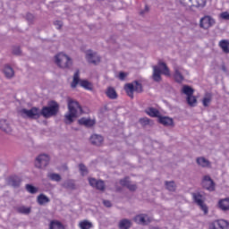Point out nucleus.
<instances>
[{
    "label": "nucleus",
    "mask_w": 229,
    "mask_h": 229,
    "mask_svg": "<svg viewBox=\"0 0 229 229\" xmlns=\"http://www.w3.org/2000/svg\"><path fill=\"white\" fill-rule=\"evenodd\" d=\"M13 55H21V48L16 47L13 50Z\"/></svg>",
    "instance_id": "09e8293b"
},
{
    "label": "nucleus",
    "mask_w": 229,
    "mask_h": 229,
    "mask_svg": "<svg viewBox=\"0 0 229 229\" xmlns=\"http://www.w3.org/2000/svg\"><path fill=\"white\" fill-rule=\"evenodd\" d=\"M89 140L93 146H101L103 144V136L98 135V134H93L89 138Z\"/></svg>",
    "instance_id": "6ab92c4d"
},
{
    "label": "nucleus",
    "mask_w": 229,
    "mask_h": 229,
    "mask_svg": "<svg viewBox=\"0 0 229 229\" xmlns=\"http://www.w3.org/2000/svg\"><path fill=\"white\" fill-rule=\"evenodd\" d=\"M25 189L30 194H37L38 192V189L31 184H26Z\"/></svg>",
    "instance_id": "c9c22d12"
},
{
    "label": "nucleus",
    "mask_w": 229,
    "mask_h": 229,
    "mask_svg": "<svg viewBox=\"0 0 229 229\" xmlns=\"http://www.w3.org/2000/svg\"><path fill=\"white\" fill-rule=\"evenodd\" d=\"M89 183L93 189H97V191H101L102 192L106 189L105 182L97 180L96 178H89Z\"/></svg>",
    "instance_id": "9d476101"
},
{
    "label": "nucleus",
    "mask_w": 229,
    "mask_h": 229,
    "mask_svg": "<svg viewBox=\"0 0 229 229\" xmlns=\"http://www.w3.org/2000/svg\"><path fill=\"white\" fill-rule=\"evenodd\" d=\"M124 90H125L127 96H129V98H131V99H133V92H135V86L133 85V83L125 84Z\"/></svg>",
    "instance_id": "5701e85b"
},
{
    "label": "nucleus",
    "mask_w": 229,
    "mask_h": 229,
    "mask_svg": "<svg viewBox=\"0 0 229 229\" xmlns=\"http://www.w3.org/2000/svg\"><path fill=\"white\" fill-rule=\"evenodd\" d=\"M165 187L167 191H170L172 192H174V191H176V184L174 183V182H165Z\"/></svg>",
    "instance_id": "e433bc0d"
},
{
    "label": "nucleus",
    "mask_w": 229,
    "mask_h": 229,
    "mask_svg": "<svg viewBox=\"0 0 229 229\" xmlns=\"http://www.w3.org/2000/svg\"><path fill=\"white\" fill-rule=\"evenodd\" d=\"M0 130L5 131V133H12V127H10L8 121L4 119L0 120Z\"/></svg>",
    "instance_id": "412c9836"
},
{
    "label": "nucleus",
    "mask_w": 229,
    "mask_h": 229,
    "mask_svg": "<svg viewBox=\"0 0 229 229\" xmlns=\"http://www.w3.org/2000/svg\"><path fill=\"white\" fill-rule=\"evenodd\" d=\"M135 223L138 225H148V223H151V218L148 217V215H138L134 217Z\"/></svg>",
    "instance_id": "2eb2a0df"
},
{
    "label": "nucleus",
    "mask_w": 229,
    "mask_h": 229,
    "mask_svg": "<svg viewBox=\"0 0 229 229\" xmlns=\"http://www.w3.org/2000/svg\"><path fill=\"white\" fill-rule=\"evenodd\" d=\"M17 212L19 214L28 215V214H30L31 208H27L26 206H21V207L17 208Z\"/></svg>",
    "instance_id": "f704fd0d"
},
{
    "label": "nucleus",
    "mask_w": 229,
    "mask_h": 229,
    "mask_svg": "<svg viewBox=\"0 0 229 229\" xmlns=\"http://www.w3.org/2000/svg\"><path fill=\"white\" fill-rule=\"evenodd\" d=\"M69 114H65V123L71 124L74 121V118L78 117V114H83V109L78 101L72 99L68 100Z\"/></svg>",
    "instance_id": "f257e3e1"
},
{
    "label": "nucleus",
    "mask_w": 229,
    "mask_h": 229,
    "mask_svg": "<svg viewBox=\"0 0 229 229\" xmlns=\"http://www.w3.org/2000/svg\"><path fill=\"white\" fill-rule=\"evenodd\" d=\"M21 182H22V180L16 175H13L8 179V183L9 185H12V187H19L21 185Z\"/></svg>",
    "instance_id": "393cba45"
},
{
    "label": "nucleus",
    "mask_w": 229,
    "mask_h": 229,
    "mask_svg": "<svg viewBox=\"0 0 229 229\" xmlns=\"http://www.w3.org/2000/svg\"><path fill=\"white\" fill-rule=\"evenodd\" d=\"M86 58L89 64H94L95 65H98V64L101 62V57H99L98 54L92 52V50H89L86 53Z\"/></svg>",
    "instance_id": "4468645a"
},
{
    "label": "nucleus",
    "mask_w": 229,
    "mask_h": 229,
    "mask_svg": "<svg viewBox=\"0 0 229 229\" xmlns=\"http://www.w3.org/2000/svg\"><path fill=\"white\" fill-rule=\"evenodd\" d=\"M55 64L58 67H61V69H67L72 65V60H71L67 55L60 53L55 55Z\"/></svg>",
    "instance_id": "39448f33"
},
{
    "label": "nucleus",
    "mask_w": 229,
    "mask_h": 229,
    "mask_svg": "<svg viewBox=\"0 0 229 229\" xmlns=\"http://www.w3.org/2000/svg\"><path fill=\"white\" fill-rule=\"evenodd\" d=\"M202 187L204 189H207V191H216V184L214 183V181L212 180V178H210V176L206 175L203 177L202 180Z\"/></svg>",
    "instance_id": "f8f14e48"
},
{
    "label": "nucleus",
    "mask_w": 229,
    "mask_h": 229,
    "mask_svg": "<svg viewBox=\"0 0 229 229\" xmlns=\"http://www.w3.org/2000/svg\"><path fill=\"white\" fill-rule=\"evenodd\" d=\"M78 83H80L81 87H82L86 90H93L94 89V86L90 82H89V81H80V70H77L73 75V81L71 84L72 89H76Z\"/></svg>",
    "instance_id": "20e7f679"
},
{
    "label": "nucleus",
    "mask_w": 229,
    "mask_h": 229,
    "mask_svg": "<svg viewBox=\"0 0 229 229\" xmlns=\"http://www.w3.org/2000/svg\"><path fill=\"white\" fill-rule=\"evenodd\" d=\"M21 114L23 117H29V119H38L40 117V109L32 107L31 109H21Z\"/></svg>",
    "instance_id": "423d86ee"
},
{
    "label": "nucleus",
    "mask_w": 229,
    "mask_h": 229,
    "mask_svg": "<svg viewBox=\"0 0 229 229\" xmlns=\"http://www.w3.org/2000/svg\"><path fill=\"white\" fill-rule=\"evenodd\" d=\"M79 124L81 126H86V128H92L94 124H96V120H92L90 118H81L78 121Z\"/></svg>",
    "instance_id": "f3484780"
},
{
    "label": "nucleus",
    "mask_w": 229,
    "mask_h": 229,
    "mask_svg": "<svg viewBox=\"0 0 229 229\" xmlns=\"http://www.w3.org/2000/svg\"><path fill=\"white\" fill-rule=\"evenodd\" d=\"M158 121L164 126H174V124L173 119L167 116H159Z\"/></svg>",
    "instance_id": "4be33fe9"
},
{
    "label": "nucleus",
    "mask_w": 229,
    "mask_h": 229,
    "mask_svg": "<svg viewBox=\"0 0 229 229\" xmlns=\"http://www.w3.org/2000/svg\"><path fill=\"white\" fill-rule=\"evenodd\" d=\"M187 103H188V105H190V106H194V105H196V103H198V99H196V98H195V100L192 98H191L189 100V97H187Z\"/></svg>",
    "instance_id": "c03bdc74"
},
{
    "label": "nucleus",
    "mask_w": 229,
    "mask_h": 229,
    "mask_svg": "<svg viewBox=\"0 0 229 229\" xmlns=\"http://www.w3.org/2000/svg\"><path fill=\"white\" fill-rule=\"evenodd\" d=\"M106 96H107L109 99H117L118 95L117 91H115V88L108 87L106 90Z\"/></svg>",
    "instance_id": "b1692460"
},
{
    "label": "nucleus",
    "mask_w": 229,
    "mask_h": 229,
    "mask_svg": "<svg viewBox=\"0 0 229 229\" xmlns=\"http://www.w3.org/2000/svg\"><path fill=\"white\" fill-rule=\"evenodd\" d=\"M126 76H128V73L121 72L118 75V78L121 80V81H124V80H126Z\"/></svg>",
    "instance_id": "37998d69"
},
{
    "label": "nucleus",
    "mask_w": 229,
    "mask_h": 229,
    "mask_svg": "<svg viewBox=\"0 0 229 229\" xmlns=\"http://www.w3.org/2000/svg\"><path fill=\"white\" fill-rule=\"evenodd\" d=\"M131 226V222L128 219H123L119 224L120 229H129Z\"/></svg>",
    "instance_id": "473e14b6"
},
{
    "label": "nucleus",
    "mask_w": 229,
    "mask_h": 229,
    "mask_svg": "<svg viewBox=\"0 0 229 229\" xmlns=\"http://www.w3.org/2000/svg\"><path fill=\"white\" fill-rule=\"evenodd\" d=\"M146 114L149 115V117H157L160 118V111L154 107H148L145 110Z\"/></svg>",
    "instance_id": "a878e982"
},
{
    "label": "nucleus",
    "mask_w": 229,
    "mask_h": 229,
    "mask_svg": "<svg viewBox=\"0 0 229 229\" xmlns=\"http://www.w3.org/2000/svg\"><path fill=\"white\" fill-rule=\"evenodd\" d=\"M49 229H65V225L58 220H52L49 224Z\"/></svg>",
    "instance_id": "bb28decb"
},
{
    "label": "nucleus",
    "mask_w": 229,
    "mask_h": 229,
    "mask_svg": "<svg viewBox=\"0 0 229 229\" xmlns=\"http://www.w3.org/2000/svg\"><path fill=\"white\" fill-rule=\"evenodd\" d=\"M55 26H56L57 30H62L63 23L60 21H55L54 22Z\"/></svg>",
    "instance_id": "49530a36"
},
{
    "label": "nucleus",
    "mask_w": 229,
    "mask_h": 229,
    "mask_svg": "<svg viewBox=\"0 0 229 229\" xmlns=\"http://www.w3.org/2000/svg\"><path fill=\"white\" fill-rule=\"evenodd\" d=\"M140 15H144V12H141V13H140Z\"/></svg>",
    "instance_id": "603ef678"
},
{
    "label": "nucleus",
    "mask_w": 229,
    "mask_h": 229,
    "mask_svg": "<svg viewBox=\"0 0 229 229\" xmlns=\"http://www.w3.org/2000/svg\"><path fill=\"white\" fill-rule=\"evenodd\" d=\"M197 164L201 165V167H208L210 165V162H208L205 157H198Z\"/></svg>",
    "instance_id": "c756f323"
},
{
    "label": "nucleus",
    "mask_w": 229,
    "mask_h": 229,
    "mask_svg": "<svg viewBox=\"0 0 229 229\" xmlns=\"http://www.w3.org/2000/svg\"><path fill=\"white\" fill-rule=\"evenodd\" d=\"M221 19H224V21H229V13L228 12H224L220 14Z\"/></svg>",
    "instance_id": "a18cd8bd"
},
{
    "label": "nucleus",
    "mask_w": 229,
    "mask_h": 229,
    "mask_svg": "<svg viewBox=\"0 0 229 229\" xmlns=\"http://www.w3.org/2000/svg\"><path fill=\"white\" fill-rule=\"evenodd\" d=\"M48 178L53 180V182H60V180H62V177L58 174H49Z\"/></svg>",
    "instance_id": "58836bf2"
},
{
    "label": "nucleus",
    "mask_w": 229,
    "mask_h": 229,
    "mask_svg": "<svg viewBox=\"0 0 229 229\" xmlns=\"http://www.w3.org/2000/svg\"><path fill=\"white\" fill-rule=\"evenodd\" d=\"M134 92H142V84L139 81H134Z\"/></svg>",
    "instance_id": "a19ab883"
},
{
    "label": "nucleus",
    "mask_w": 229,
    "mask_h": 229,
    "mask_svg": "<svg viewBox=\"0 0 229 229\" xmlns=\"http://www.w3.org/2000/svg\"><path fill=\"white\" fill-rule=\"evenodd\" d=\"M162 74L165 76H171V71L167 67V64L164 62H159L158 66H153V75L152 78L154 81H162Z\"/></svg>",
    "instance_id": "f03ea898"
},
{
    "label": "nucleus",
    "mask_w": 229,
    "mask_h": 229,
    "mask_svg": "<svg viewBox=\"0 0 229 229\" xmlns=\"http://www.w3.org/2000/svg\"><path fill=\"white\" fill-rule=\"evenodd\" d=\"M79 228L90 229L92 228V224L89 220H82L79 223Z\"/></svg>",
    "instance_id": "7c9ffc66"
},
{
    "label": "nucleus",
    "mask_w": 229,
    "mask_h": 229,
    "mask_svg": "<svg viewBox=\"0 0 229 229\" xmlns=\"http://www.w3.org/2000/svg\"><path fill=\"white\" fill-rule=\"evenodd\" d=\"M215 24H216V20H214L212 16H208V15L202 17L199 21V26L203 30H208L209 28H212V26Z\"/></svg>",
    "instance_id": "6e6552de"
},
{
    "label": "nucleus",
    "mask_w": 229,
    "mask_h": 229,
    "mask_svg": "<svg viewBox=\"0 0 229 229\" xmlns=\"http://www.w3.org/2000/svg\"><path fill=\"white\" fill-rule=\"evenodd\" d=\"M210 103H212V94L207 93L202 99V105L203 106H208Z\"/></svg>",
    "instance_id": "c85d7f7f"
},
{
    "label": "nucleus",
    "mask_w": 229,
    "mask_h": 229,
    "mask_svg": "<svg viewBox=\"0 0 229 229\" xmlns=\"http://www.w3.org/2000/svg\"><path fill=\"white\" fill-rule=\"evenodd\" d=\"M219 47L224 53H229V41L226 39H222L219 42Z\"/></svg>",
    "instance_id": "cd10ccee"
},
{
    "label": "nucleus",
    "mask_w": 229,
    "mask_h": 229,
    "mask_svg": "<svg viewBox=\"0 0 229 229\" xmlns=\"http://www.w3.org/2000/svg\"><path fill=\"white\" fill-rule=\"evenodd\" d=\"M174 80L176 83H182L185 77H183V68L180 66L174 67Z\"/></svg>",
    "instance_id": "ddd939ff"
},
{
    "label": "nucleus",
    "mask_w": 229,
    "mask_h": 229,
    "mask_svg": "<svg viewBox=\"0 0 229 229\" xmlns=\"http://www.w3.org/2000/svg\"><path fill=\"white\" fill-rule=\"evenodd\" d=\"M103 204L105 205V207H107V208L112 207V202H110V200H104Z\"/></svg>",
    "instance_id": "de8ad7c7"
},
{
    "label": "nucleus",
    "mask_w": 229,
    "mask_h": 229,
    "mask_svg": "<svg viewBox=\"0 0 229 229\" xmlns=\"http://www.w3.org/2000/svg\"><path fill=\"white\" fill-rule=\"evenodd\" d=\"M209 229H229V222L225 219L216 220L211 223Z\"/></svg>",
    "instance_id": "9b49d317"
},
{
    "label": "nucleus",
    "mask_w": 229,
    "mask_h": 229,
    "mask_svg": "<svg viewBox=\"0 0 229 229\" xmlns=\"http://www.w3.org/2000/svg\"><path fill=\"white\" fill-rule=\"evenodd\" d=\"M140 123L142 126L151 125V121L148 117L140 118Z\"/></svg>",
    "instance_id": "ea45409f"
},
{
    "label": "nucleus",
    "mask_w": 229,
    "mask_h": 229,
    "mask_svg": "<svg viewBox=\"0 0 229 229\" xmlns=\"http://www.w3.org/2000/svg\"><path fill=\"white\" fill-rule=\"evenodd\" d=\"M49 198H47V196L44 195V194H40L38 197V205H46V203H49Z\"/></svg>",
    "instance_id": "2f4dec72"
},
{
    "label": "nucleus",
    "mask_w": 229,
    "mask_h": 229,
    "mask_svg": "<svg viewBox=\"0 0 229 229\" xmlns=\"http://www.w3.org/2000/svg\"><path fill=\"white\" fill-rule=\"evenodd\" d=\"M79 169H80L81 174H82V176H85V174H87V173H89V171L87 170V166H85V165H83V164L79 165Z\"/></svg>",
    "instance_id": "79ce46f5"
},
{
    "label": "nucleus",
    "mask_w": 229,
    "mask_h": 229,
    "mask_svg": "<svg viewBox=\"0 0 229 229\" xmlns=\"http://www.w3.org/2000/svg\"><path fill=\"white\" fill-rule=\"evenodd\" d=\"M145 12H149V7H148V5L145 6Z\"/></svg>",
    "instance_id": "8fccbe9b"
},
{
    "label": "nucleus",
    "mask_w": 229,
    "mask_h": 229,
    "mask_svg": "<svg viewBox=\"0 0 229 229\" xmlns=\"http://www.w3.org/2000/svg\"><path fill=\"white\" fill-rule=\"evenodd\" d=\"M60 110V106L55 101H52L48 104V106H44L40 112V115H43L46 119L48 117H53V115H56L58 111Z\"/></svg>",
    "instance_id": "7ed1b4c3"
},
{
    "label": "nucleus",
    "mask_w": 229,
    "mask_h": 229,
    "mask_svg": "<svg viewBox=\"0 0 229 229\" xmlns=\"http://www.w3.org/2000/svg\"><path fill=\"white\" fill-rule=\"evenodd\" d=\"M68 182H64V187H69V184H67Z\"/></svg>",
    "instance_id": "3c124183"
},
{
    "label": "nucleus",
    "mask_w": 229,
    "mask_h": 229,
    "mask_svg": "<svg viewBox=\"0 0 229 229\" xmlns=\"http://www.w3.org/2000/svg\"><path fill=\"white\" fill-rule=\"evenodd\" d=\"M192 197L200 210H202L205 215L208 214V207L205 204V201H203V196L199 193H192Z\"/></svg>",
    "instance_id": "0eeeda50"
},
{
    "label": "nucleus",
    "mask_w": 229,
    "mask_h": 229,
    "mask_svg": "<svg viewBox=\"0 0 229 229\" xmlns=\"http://www.w3.org/2000/svg\"><path fill=\"white\" fill-rule=\"evenodd\" d=\"M48 165L49 156L46 154H41L37 157L35 165L36 167H38V169H44V167L47 166Z\"/></svg>",
    "instance_id": "1a4fd4ad"
},
{
    "label": "nucleus",
    "mask_w": 229,
    "mask_h": 229,
    "mask_svg": "<svg viewBox=\"0 0 229 229\" xmlns=\"http://www.w3.org/2000/svg\"><path fill=\"white\" fill-rule=\"evenodd\" d=\"M4 73L5 74L6 78H13V68L10 66H5L4 68Z\"/></svg>",
    "instance_id": "72a5a7b5"
},
{
    "label": "nucleus",
    "mask_w": 229,
    "mask_h": 229,
    "mask_svg": "<svg viewBox=\"0 0 229 229\" xmlns=\"http://www.w3.org/2000/svg\"><path fill=\"white\" fill-rule=\"evenodd\" d=\"M120 185H122L123 187H127L129 191H137V185L130 183V180L128 177L120 180Z\"/></svg>",
    "instance_id": "a211bd4d"
},
{
    "label": "nucleus",
    "mask_w": 229,
    "mask_h": 229,
    "mask_svg": "<svg viewBox=\"0 0 229 229\" xmlns=\"http://www.w3.org/2000/svg\"><path fill=\"white\" fill-rule=\"evenodd\" d=\"M218 208L226 212L229 210V198L222 199L218 201Z\"/></svg>",
    "instance_id": "aec40b11"
},
{
    "label": "nucleus",
    "mask_w": 229,
    "mask_h": 229,
    "mask_svg": "<svg viewBox=\"0 0 229 229\" xmlns=\"http://www.w3.org/2000/svg\"><path fill=\"white\" fill-rule=\"evenodd\" d=\"M208 0H195V6L197 8H205V6H207V2Z\"/></svg>",
    "instance_id": "4c0bfd02"
},
{
    "label": "nucleus",
    "mask_w": 229,
    "mask_h": 229,
    "mask_svg": "<svg viewBox=\"0 0 229 229\" xmlns=\"http://www.w3.org/2000/svg\"><path fill=\"white\" fill-rule=\"evenodd\" d=\"M182 94H185L187 96L189 101H191V99H193V101H196V97L193 96L194 89L190 86L185 85L182 87Z\"/></svg>",
    "instance_id": "dca6fc26"
}]
</instances>
